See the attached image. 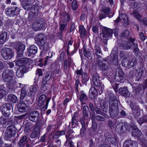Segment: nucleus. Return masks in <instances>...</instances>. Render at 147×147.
<instances>
[{"instance_id":"37","label":"nucleus","mask_w":147,"mask_h":147,"mask_svg":"<svg viewBox=\"0 0 147 147\" xmlns=\"http://www.w3.org/2000/svg\"><path fill=\"white\" fill-rule=\"evenodd\" d=\"M33 127L32 123L30 122H27L25 124V130L27 132H29Z\"/></svg>"},{"instance_id":"31","label":"nucleus","mask_w":147,"mask_h":147,"mask_svg":"<svg viewBox=\"0 0 147 147\" xmlns=\"http://www.w3.org/2000/svg\"><path fill=\"white\" fill-rule=\"evenodd\" d=\"M131 44L129 42H122L120 45V47L121 49L125 50H128L130 49Z\"/></svg>"},{"instance_id":"60","label":"nucleus","mask_w":147,"mask_h":147,"mask_svg":"<svg viewBox=\"0 0 147 147\" xmlns=\"http://www.w3.org/2000/svg\"><path fill=\"white\" fill-rule=\"evenodd\" d=\"M24 50H17V58L21 57L23 55V51Z\"/></svg>"},{"instance_id":"17","label":"nucleus","mask_w":147,"mask_h":147,"mask_svg":"<svg viewBox=\"0 0 147 147\" xmlns=\"http://www.w3.org/2000/svg\"><path fill=\"white\" fill-rule=\"evenodd\" d=\"M27 137L25 136L22 137L18 144L19 147H30V145L28 143Z\"/></svg>"},{"instance_id":"50","label":"nucleus","mask_w":147,"mask_h":147,"mask_svg":"<svg viewBox=\"0 0 147 147\" xmlns=\"http://www.w3.org/2000/svg\"><path fill=\"white\" fill-rule=\"evenodd\" d=\"M84 54V56L88 58L90 57L91 55V52L89 50H87L85 49H84L83 50Z\"/></svg>"},{"instance_id":"23","label":"nucleus","mask_w":147,"mask_h":147,"mask_svg":"<svg viewBox=\"0 0 147 147\" xmlns=\"http://www.w3.org/2000/svg\"><path fill=\"white\" fill-rule=\"evenodd\" d=\"M132 14L140 22L142 21L144 25L147 26V19L146 18H144L142 21L141 16L139 13L136 11H133Z\"/></svg>"},{"instance_id":"57","label":"nucleus","mask_w":147,"mask_h":147,"mask_svg":"<svg viewBox=\"0 0 147 147\" xmlns=\"http://www.w3.org/2000/svg\"><path fill=\"white\" fill-rule=\"evenodd\" d=\"M34 13H30L29 14L28 16V19L30 21H32L34 19H36Z\"/></svg>"},{"instance_id":"7","label":"nucleus","mask_w":147,"mask_h":147,"mask_svg":"<svg viewBox=\"0 0 147 147\" xmlns=\"http://www.w3.org/2000/svg\"><path fill=\"white\" fill-rule=\"evenodd\" d=\"M43 124L41 121H39L36 124L34 128L33 131L30 135V138L34 139L37 137L39 135L41 128L43 127Z\"/></svg>"},{"instance_id":"42","label":"nucleus","mask_w":147,"mask_h":147,"mask_svg":"<svg viewBox=\"0 0 147 147\" xmlns=\"http://www.w3.org/2000/svg\"><path fill=\"white\" fill-rule=\"evenodd\" d=\"M82 82L83 84H86L89 80V78L88 77L87 74L86 73H83L82 76Z\"/></svg>"},{"instance_id":"59","label":"nucleus","mask_w":147,"mask_h":147,"mask_svg":"<svg viewBox=\"0 0 147 147\" xmlns=\"http://www.w3.org/2000/svg\"><path fill=\"white\" fill-rule=\"evenodd\" d=\"M96 119L98 121H103L105 120V118L101 115H98L96 117Z\"/></svg>"},{"instance_id":"45","label":"nucleus","mask_w":147,"mask_h":147,"mask_svg":"<svg viewBox=\"0 0 147 147\" xmlns=\"http://www.w3.org/2000/svg\"><path fill=\"white\" fill-rule=\"evenodd\" d=\"M16 49L17 50H24L25 49V45L21 42L18 43L16 46Z\"/></svg>"},{"instance_id":"56","label":"nucleus","mask_w":147,"mask_h":147,"mask_svg":"<svg viewBox=\"0 0 147 147\" xmlns=\"http://www.w3.org/2000/svg\"><path fill=\"white\" fill-rule=\"evenodd\" d=\"M129 34V32L128 30H126L120 34V36L122 37H126L128 36Z\"/></svg>"},{"instance_id":"39","label":"nucleus","mask_w":147,"mask_h":147,"mask_svg":"<svg viewBox=\"0 0 147 147\" xmlns=\"http://www.w3.org/2000/svg\"><path fill=\"white\" fill-rule=\"evenodd\" d=\"M134 144H136L135 142L131 140H128L125 142L123 144V147H132V146Z\"/></svg>"},{"instance_id":"54","label":"nucleus","mask_w":147,"mask_h":147,"mask_svg":"<svg viewBox=\"0 0 147 147\" xmlns=\"http://www.w3.org/2000/svg\"><path fill=\"white\" fill-rule=\"evenodd\" d=\"M2 107L4 108L5 107V108H6V109H9L11 111H13L12 105L10 104L7 103L3 104Z\"/></svg>"},{"instance_id":"36","label":"nucleus","mask_w":147,"mask_h":147,"mask_svg":"<svg viewBox=\"0 0 147 147\" xmlns=\"http://www.w3.org/2000/svg\"><path fill=\"white\" fill-rule=\"evenodd\" d=\"M1 112L5 116H9L13 111H10L9 109H6V108H5V107L4 108L2 106L1 107Z\"/></svg>"},{"instance_id":"20","label":"nucleus","mask_w":147,"mask_h":147,"mask_svg":"<svg viewBox=\"0 0 147 147\" xmlns=\"http://www.w3.org/2000/svg\"><path fill=\"white\" fill-rule=\"evenodd\" d=\"M52 77V73L50 72H48L46 74L45 76L42 79V84L43 85L41 86V89L44 86V85L49 83V81L51 79Z\"/></svg>"},{"instance_id":"52","label":"nucleus","mask_w":147,"mask_h":147,"mask_svg":"<svg viewBox=\"0 0 147 147\" xmlns=\"http://www.w3.org/2000/svg\"><path fill=\"white\" fill-rule=\"evenodd\" d=\"M26 93V89L24 88H22L20 95V98L21 99H23L25 96Z\"/></svg>"},{"instance_id":"47","label":"nucleus","mask_w":147,"mask_h":147,"mask_svg":"<svg viewBox=\"0 0 147 147\" xmlns=\"http://www.w3.org/2000/svg\"><path fill=\"white\" fill-rule=\"evenodd\" d=\"M89 92L90 94H92L94 97H95L98 94L97 90L94 87L91 88L89 90Z\"/></svg>"},{"instance_id":"61","label":"nucleus","mask_w":147,"mask_h":147,"mask_svg":"<svg viewBox=\"0 0 147 147\" xmlns=\"http://www.w3.org/2000/svg\"><path fill=\"white\" fill-rule=\"evenodd\" d=\"M18 69L24 74L26 72V67L25 66H21Z\"/></svg>"},{"instance_id":"30","label":"nucleus","mask_w":147,"mask_h":147,"mask_svg":"<svg viewBox=\"0 0 147 147\" xmlns=\"http://www.w3.org/2000/svg\"><path fill=\"white\" fill-rule=\"evenodd\" d=\"M7 100L9 102L16 103L18 101V98L15 95L10 94L8 96Z\"/></svg>"},{"instance_id":"40","label":"nucleus","mask_w":147,"mask_h":147,"mask_svg":"<svg viewBox=\"0 0 147 147\" xmlns=\"http://www.w3.org/2000/svg\"><path fill=\"white\" fill-rule=\"evenodd\" d=\"M132 110L133 113L135 114L136 116H138L140 114V110L139 109V107L138 106L136 105H134L131 106Z\"/></svg>"},{"instance_id":"35","label":"nucleus","mask_w":147,"mask_h":147,"mask_svg":"<svg viewBox=\"0 0 147 147\" xmlns=\"http://www.w3.org/2000/svg\"><path fill=\"white\" fill-rule=\"evenodd\" d=\"M121 20L122 23L124 25H126L128 24V19L127 16L125 14H121Z\"/></svg>"},{"instance_id":"6","label":"nucleus","mask_w":147,"mask_h":147,"mask_svg":"<svg viewBox=\"0 0 147 147\" xmlns=\"http://www.w3.org/2000/svg\"><path fill=\"white\" fill-rule=\"evenodd\" d=\"M16 129L14 125L9 126L4 133V136L5 139L7 140L13 137L16 134Z\"/></svg>"},{"instance_id":"13","label":"nucleus","mask_w":147,"mask_h":147,"mask_svg":"<svg viewBox=\"0 0 147 147\" xmlns=\"http://www.w3.org/2000/svg\"><path fill=\"white\" fill-rule=\"evenodd\" d=\"M122 65L124 67L130 68L135 66L136 62L135 59H133L129 60L127 58H124L121 61Z\"/></svg>"},{"instance_id":"55","label":"nucleus","mask_w":147,"mask_h":147,"mask_svg":"<svg viewBox=\"0 0 147 147\" xmlns=\"http://www.w3.org/2000/svg\"><path fill=\"white\" fill-rule=\"evenodd\" d=\"M118 49L116 47H114L112 49L110 55L118 56Z\"/></svg>"},{"instance_id":"16","label":"nucleus","mask_w":147,"mask_h":147,"mask_svg":"<svg viewBox=\"0 0 147 147\" xmlns=\"http://www.w3.org/2000/svg\"><path fill=\"white\" fill-rule=\"evenodd\" d=\"M81 123L82 127L80 130L79 135L81 137H83L86 134V131L87 127L88 122L86 121V119L83 118L81 120Z\"/></svg>"},{"instance_id":"51","label":"nucleus","mask_w":147,"mask_h":147,"mask_svg":"<svg viewBox=\"0 0 147 147\" xmlns=\"http://www.w3.org/2000/svg\"><path fill=\"white\" fill-rule=\"evenodd\" d=\"M94 110L96 113L97 114H100L104 116L106 115L105 113L102 111L99 108L97 107H95Z\"/></svg>"},{"instance_id":"43","label":"nucleus","mask_w":147,"mask_h":147,"mask_svg":"<svg viewBox=\"0 0 147 147\" xmlns=\"http://www.w3.org/2000/svg\"><path fill=\"white\" fill-rule=\"evenodd\" d=\"M5 88L3 86H0V98L3 97L6 94Z\"/></svg>"},{"instance_id":"48","label":"nucleus","mask_w":147,"mask_h":147,"mask_svg":"<svg viewBox=\"0 0 147 147\" xmlns=\"http://www.w3.org/2000/svg\"><path fill=\"white\" fill-rule=\"evenodd\" d=\"M101 110L104 113H107L108 111V105L106 102H104L103 105L101 106Z\"/></svg>"},{"instance_id":"58","label":"nucleus","mask_w":147,"mask_h":147,"mask_svg":"<svg viewBox=\"0 0 147 147\" xmlns=\"http://www.w3.org/2000/svg\"><path fill=\"white\" fill-rule=\"evenodd\" d=\"M66 137L67 139V140L64 144L65 145H66V144L68 142H69L70 141H71V135H70L69 133L67 134Z\"/></svg>"},{"instance_id":"32","label":"nucleus","mask_w":147,"mask_h":147,"mask_svg":"<svg viewBox=\"0 0 147 147\" xmlns=\"http://www.w3.org/2000/svg\"><path fill=\"white\" fill-rule=\"evenodd\" d=\"M7 32H4L0 35V44H3L5 41L7 37Z\"/></svg>"},{"instance_id":"38","label":"nucleus","mask_w":147,"mask_h":147,"mask_svg":"<svg viewBox=\"0 0 147 147\" xmlns=\"http://www.w3.org/2000/svg\"><path fill=\"white\" fill-rule=\"evenodd\" d=\"M72 62L70 57L68 56V59H66L64 63V68L65 69H66L67 68V65L69 67H70L71 63Z\"/></svg>"},{"instance_id":"25","label":"nucleus","mask_w":147,"mask_h":147,"mask_svg":"<svg viewBox=\"0 0 147 147\" xmlns=\"http://www.w3.org/2000/svg\"><path fill=\"white\" fill-rule=\"evenodd\" d=\"M89 112V109L88 107L86 106H84L83 108L82 113L83 117L81 118V120L83 118L86 119V121H87V119L88 118V113Z\"/></svg>"},{"instance_id":"26","label":"nucleus","mask_w":147,"mask_h":147,"mask_svg":"<svg viewBox=\"0 0 147 147\" xmlns=\"http://www.w3.org/2000/svg\"><path fill=\"white\" fill-rule=\"evenodd\" d=\"M109 60L110 63L115 65H118V56L110 55Z\"/></svg>"},{"instance_id":"1","label":"nucleus","mask_w":147,"mask_h":147,"mask_svg":"<svg viewBox=\"0 0 147 147\" xmlns=\"http://www.w3.org/2000/svg\"><path fill=\"white\" fill-rule=\"evenodd\" d=\"M109 111L112 117H114L118 115L119 111L118 103L117 97L112 93L109 95Z\"/></svg>"},{"instance_id":"29","label":"nucleus","mask_w":147,"mask_h":147,"mask_svg":"<svg viewBox=\"0 0 147 147\" xmlns=\"http://www.w3.org/2000/svg\"><path fill=\"white\" fill-rule=\"evenodd\" d=\"M133 130L132 132V135L134 137H139L141 135L142 133L136 126H134L133 128Z\"/></svg>"},{"instance_id":"18","label":"nucleus","mask_w":147,"mask_h":147,"mask_svg":"<svg viewBox=\"0 0 147 147\" xmlns=\"http://www.w3.org/2000/svg\"><path fill=\"white\" fill-rule=\"evenodd\" d=\"M36 43L40 46H44L46 42V40L44 35L42 34H40L38 35L36 40Z\"/></svg>"},{"instance_id":"9","label":"nucleus","mask_w":147,"mask_h":147,"mask_svg":"<svg viewBox=\"0 0 147 147\" xmlns=\"http://www.w3.org/2000/svg\"><path fill=\"white\" fill-rule=\"evenodd\" d=\"M97 65L100 69L102 71H106L108 70L110 67V65L106 58L102 59V60L97 59Z\"/></svg>"},{"instance_id":"12","label":"nucleus","mask_w":147,"mask_h":147,"mask_svg":"<svg viewBox=\"0 0 147 147\" xmlns=\"http://www.w3.org/2000/svg\"><path fill=\"white\" fill-rule=\"evenodd\" d=\"M125 75L120 68L117 67L116 69V72L115 75V80L116 81L122 83L124 81Z\"/></svg>"},{"instance_id":"14","label":"nucleus","mask_w":147,"mask_h":147,"mask_svg":"<svg viewBox=\"0 0 147 147\" xmlns=\"http://www.w3.org/2000/svg\"><path fill=\"white\" fill-rule=\"evenodd\" d=\"M20 10L18 7H11V8H7L5 9L6 14L9 16H13L18 14Z\"/></svg>"},{"instance_id":"41","label":"nucleus","mask_w":147,"mask_h":147,"mask_svg":"<svg viewBox=\"0 0 147 147\" xmlns=\"http://www.w3.org/2000/svg\"><path fill=\"white\" fill-rule=\"evenodd\" d=\"M38 89V86L36 85H32L30 88V92L32 95H34L36 94Z\"/></svg>"},{"instance_id":"2","label":"nucleus","mask_w":147,"mask_h":147,"mask_svg":"<svg viewBox=\"0 0 147 147\" xmlns=\"http://www.w3.org/2000/svg\"><path fill=\"white\" fill-rule=\"evenodd\" d=\"M13 72L11 69L5 70L3 72L2 79L5 82L9 83L10 85H13L15 82L13 78Z\"/></svg>"},{"instance_id":"27","label":"nucleus","mask_w":147,"mask_h":147,"mask_svg":"<svg viewBox=\"0 0 147 147\" xmlns=\"http://www.w3.org/2000/svg\"><path fill=\"white\" fill-rule=\"evenodd\" d=\"M119 94L125 97H128L129 95V93L127 88L125 87L121 88L119 90Z\"/></svg>"},{"instance_id":"46","label":"nucleus","mask_w":147,"mask_h":147,"mask_svg":"<svg viewBox=\"0 0 147 147\" xmlns=\"http://www.w3.org/2000/svg\"><path fill=\"white\" fill-rule=\"evenodd\" d=\"M87 99L88 98L86 94L84 93V92L83 91H81L80 97V100L81 102L86 101Z\"/></svg>"},{"instance_id":"53","label":"nucleus","mask_w":147,"mask_h":147,"mask_svg":"<svg viewBox=\"0 0 147 147\" xmlns=\"http://www.w3.org/2000/svg\"><path fill=\"white\" fill-rule=\"evenodd\" d=\"M133 45H134L133 49L134 52L136 55H137L140 52L138 47V45L136 44H134Z\"/></svg>"},{"instance_id":"64","label":"nucleus","mask_w":147,"mask_h":147,"mask_svg":"<svg viewBox=\"0 0 147 147\" xmlns=\"http://www.w3.org/2000/svg\"><path fill=\"white\" fill-rule=\"evenodd\" d=\"M72 7L73 9L74 10H76L77 9L78 6L76 1L74 0L73 1L72 3Z\"/></svg>"},{"instance_id":"4","label":"nucleus","mask_w":147,"mask_h":147,"mask_svg":"<svg viewBox=\"0 0 147 147\" xmlns=\"http://www.w3.org/2000/svg\"><path fill=\"white\" fill-rule=\"evenodd\" d=\"M92 81L94 85L98 87L97 89L99 93L101 94L104 90V86L103 84H102L98 74L96 73L93 75Z\"/></svg>"},{"instance_id":"19","label":"nucleus","mask_w":147,"mask_h":147,"mask_svg":"<svg viewBox=\"0 0 147 147\" xmlns=\"http://www.w3.org/2000/svg\"><path fill=\"white\" fill-rule=\"evenodd\" d=\"M93 54L96 55L97 57L96 59L97 60L101 57L102 53L101 51L99 45H95L93 50Z\"/></svg>"},{"instance_id":"49","label":"nucleus","mask_w":147,"mask_h":147,"mask_svg":"<svg viewBox=\"0 0 147 147\" xmlns=\"http://www.w3.org/2000/svg\"><path fill=\"white\" fill-rule=\"evenodd\" d=\"M79 32L82 36H84L86 34V31L83 25L80 26V27Z\"/></svg>"},{"instance_id":"5","label":"nucleus","mask_w":147,"mask_h":147,"mask_svg":"<svg viewBox=\"0 0 147 147\" xmlns=\"http://www.w3.org/2000/svg\"><path fill=\"white\" fill-rule=\"evenodd\" d=\"M45 24L44 20L42 18H36L33 22L32 28L35 31H38L43 29Z\"/></svg>"},{"instance_id":"21","label":"nucleus","mask_w":147,"mask_h":147,"mask_svg":"<svg viewBox=\"0 0 147 147\" xmlns=\"http://www.w3.org/2000/svg\"><path fill=\"white\" fill-rule=\"evenodd\" d=\"M29 59L26 58H21L15 61L16 65L20 66H25L28 62Z\"/></svg>"},{"instance_id":"10","label":"nucleus","mask_w":147,"mask_h":147,"mask_svg":"<svg viewBox=\"0 0 147 147\" xmlns=\"http://www.w3.org/2000/svg\"><path fill=\"white\" fill-rule=\"evenodd\" d=\"M46 99V96L44 94L42 95L39 98V102L42 105L41 107L42 111H44L47 109L49 102L50 100V98H49L47 99L46 102H45Z\"/></svg>"},{"instance_id":"33","label":"nucleus","mask_w":147,"mask_h":147,"mask_svg":"<svg viewBox=\"0 0 147 147\" xmlns=\"http://www.w3.org/2000/svg\"><path fill=\"white\" fill-rule=\"evenodd\" d=\"M22 5L23 8L25 10H27L31 7V5L29 2V0H23Z\"/></svg>"},{"instance_id":"15","label":"nucleus","mask_w":147,"mask_h":147,"mask_svg":"<svg viewBox=\"0 0 147 147\" xmlns=\"http://www.w3.org/2000/svg\"><path fill=\"white\" fill-rule=\"evenodd\" d=\"M100 11L102 12V13L99 14V18L100 20L105 18L107 15L111 13L110 9L105 7H102Z\"/></svg>"},{"instance_id":"44","label":"nucleus","mask_w":147,"mask_h":147,"mask_svg":"<svg viewBox=\"0 0 147 147\" xmlns=\"http://www.w3.org/2000/svg\"><path fill=\"white\" fill-rule=\"evenodd\" d=\"M146 122H147V115H143L138 120V122L140 125L143 123Z\"/></svg>"},{"instance_id":"24","label":"nucleus","mask_w":147,"mask_h":147,"mask_svg":"<svg viewBox=\"0 0 147 147\" xmlns=\"http://www.w3.org/2000/svg\"><path fill=\"white\" fill-rule=\"evenodd\" d=\"M17 108L19 111L20 112H26L29 109L27 105L24 102L18 103L17 105Z\"/></svg>"},{"instance_id":"22","label":"nucleus","mask_w":147,"mask_h":147,"mask_svg":"<svg viewBox=\"0 0 147 147\" xmlns=\"http://www.w3.org/2000/svg\"><path fill=\"white\" fill-rule=\"evenodd\" d=\"M60 18L61 19L60 23L62 22L63 23H67L71 19L70 16L66 12L61 14Z\"/></svg>"},{"instance_id":"34","label":"nucleus","mask_w":147,"mask_h":147,"mask_svg":"<svg viewBox=\"0 0 147 147\" xmlns=\"http://www.w3.org/2000/svg\"><path fill=\"white\" fill-rule=\"evenodd\" d=\"M27 51L31 54H35L37 51V48L34 45H31L27 49Z\"/></svg>"},{"instance_id":"3","label":"nucleus","mask_w":147,"mask_h":147,"mask_svg":"<svg viewBox=\"0 0 147 147\" xmlns=\"http://www.w3.org/2000/svg\"><path fill=\"white\" fill-rule=\"evenodd\" d=\"M102 33L100 34L101 39L103 42L107 45L109 37L112 36L113 30L109 28L104 27L102 29Z\"/></svg>"},{"instance_id":"63","label":"nucleus","mask_w":147,"mask_h":147,"mask_svg":"<svg viewBox=\"0 0 147 147\" xmlns=\"http://www.w3.org/2000/svg\"><path fill=\"white\" fill-rule=\"evenodd\" d=\"M24 73L20 70L18 69L16 72V75L19 78H21L22 77Z\"/></svg>"},{"instance_id":"28","label":"nucleus","mask_w":147,"mask_h":147,"mask_svg":"<svg viewBox=\"0 0 147 147\" xmlns=\"http://www.w3.org/2000/svg\"><path fill=\"white\" fill-rule=\"evenodd\" d=\"M123 124L122 123H119L117 125L115 128L116 131L119 133L122 134L125 131Z\"/></svg>"},{"instance_id":"11","label":"nucleus","mask_w":147,"mask_h":147,"mask_svg":"<svg viewBox=\"0 0 147 147\" xmlns=\"http://www.w3.org/2000/svg\"><path fill=\"white\" fill-rule=\"evenodd\" d=\"M40 118L39 113L36 111H34L30 112L28 116V119L33 122H38Z\"/></svg>"},{"instance_id":"8","label":"nucleus","mask_w":147,"mask_h":147,"mask_svg":"<svg viewBox=\"0 0 147 147\" xmlns=\"http://www.w3.org/2000/svg\"><path fill=\"white\" fill-rule=\"evenodd\" d=\"M1 53L2 57L5 60L11 59L13 56L14 52L11 49L5 48L1 50Z\"/></svg>"},{"instance_id":"62","label":"nucleus","mask_w":147,"mask_h":147,"mask_svg":"<svg viewBox=\"0 0 147 147\" xmlns=\"http://www.w3.org/2000/svg\"><path fill=\"white\" fill-rule=\"evenodd\" d=\"M127 114L123 110H121L119 113V117H125L126 115Z\"/></svg>"}]
</instances>
